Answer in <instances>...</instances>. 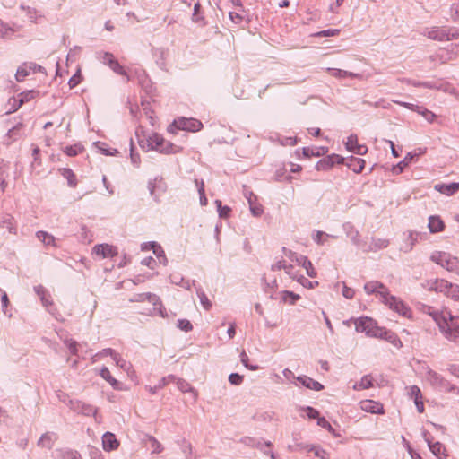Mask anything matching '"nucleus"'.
<instances>
[{"label": "nucleus", "mask_w": 459, "mask_h": 459, "mask_svg": "<svg viewBox=\"0 0 459 459\" xmlns=\"http://www.w3.org/2000/svg\"><path fill=\"white\" fill-rule=\"evenodd\" d=\"M364 290L368 295L376 294L383 304L397 314L408 318L411 316V308L399 298L391 295L388 289L380 281H368L364 285Z\"/></svg>", "instance_id": "f257e3e1"}, {"label": "nucleus", "mask_w": 459, "mask_h": 459, "mask_svg": "<svg viewBox=\"0 0 459 459\" xmlns=\"http://www.w3.org/2000/svg\"><path fill=\"white\" fill-rule=\"evenodd\" d=\"M445 337L459 345V315L453 316L450 311L431 314Z\"/></svg>", "instance_id": "f03ea898"}, {"label": "nucleus", "mask_w": 459, "mask_h": 459, "mask_svg": "<svg viewBox=\"0 0 459 459\" xmlns=\"http://www.w3.org/2000/svg\"><path fill=\"white\" fill-rule=\"evenodd\" d=\"M136 135L143 148L147 147L150 150H155L163 153H177L181 152V148L166 141L162 135L157 133H151L146 135L143 130H140L136 132Z\"/></svg>", "instance_id": "7ed1b4c3"}, {"label": "nucleus", "mask_w": 459, "mask_h": 459, "mask_svg": "<svg viewBox=\"0 0 459 459\" xmlns=\"http://www.w3.org/2000/svg\"><path fill=\"white\" fill-rule=\"evenodd\" d=\"M353 323L358 333H365L368 336L385 339L392 342L396 341L394 333L378 326L377 321L371 317H358L353 320Z\"/></svg>", "instance_id": "20e7f679"}, {"label": "nucleus", "mask_w": 459, "mask_h": 459, "mask_svg": "<svg viewBox=\"0 0 459 459\" xmlns=\"http://www.w3.org/2000/svg\"><path fill=\"white\" fill-rule=\"evenodd\" d=\"M425 287L429 290L443 293L453 300L459 301V285L451 283L444 279L428 281Z\"/></svg>", "instance_id": "39448f33"}, {"label": "nucleus", "mask_w": 459, "mask_h": 459, "mask_svg": "<svg viewBox=\"0 0 459 459\" xmlns=\"http://www.w3.org/2000/svg\"><path fill=\"white\" fill-rule=\"evenodd\" d=\"M202 128V122L195 118L178 117L168 126V132L175 134L178 130L198 132Z\"/></svg>", "instance_id": "423d86ee"}, {"label": "nucleus", "mask_w": 459, "mask_h": 459, "mask_svg": "<svg viewBox=\"0 0 459 459\" xmlns=\"http://www.w3.org/2000/svg\"><path fill=\"white\" fill-rule=\"evenodd\" d=\"M131 302H148L152 305V307L151 308H148L144 314L148 315V316H151V315H153L155 313H160V315H162V308H163V306H162V303L160 299V298L155 295V294H152V293H140V294H135L131 299H130Z\"/></svg>", "instance_id": "0eeeda50"}, {"label": "nucleus", "mask_w": 459, "mask_h": 459, "mask_svg": "<svg viewBox=\"0 0 459 459\" xmlns=\"http://www.w3.org/2000/svg\"><path fill=\"white\" fill-rule=\"evenodd\" d=\"M427 36L430 39L448 41L457 39L459 37V31L455 28L433 27L427 32Z\"/></svg>", "instance_id": "6e6552de"}, {"label": "nucleus", "mask_w": 459, "mask_h": 459, "mask_svg": "<svg viewBox=\"0 0 459 459\" xmlns=\"http://www.w3.org/2000/svg\"><path fill=\"white\" fill-rule=\"evenodd\" d=\"M431 260L448 271H455L459 267L458 258L449 253L436 251L431 255Z\"/></svg>", "instance_id": "1a4fd4ad"}, {"label": "nucleus", "mask_w": 459, "mask_h": 459, "mask_svg": "<svg viewBox=\"0 0 459 459\" xmlns=\"http://www.w3.org/2000/svg\"><path fill=\"white\" fill-rule=\"evenodd\" d=\"M118 254L117 248L115 246L108 244L96 245L92 248V255L96 259L113 258Z\"/></svg>", "instance_id": "9d476101"}, {"label": "nucleus", "mask_w": 459, "mask_h": 459, "mask_svg": "<svg viewBox=\"0 0 459 459\" xmlns=\"http://www.w3.org/2000/svg\"><path fill=\"white\" fill-rule=\"evenodd\" d=\"M359 408L365 412L379 415L385 414L384 405L377 401L370 399L362 400L359 402Z\"/></svg>", "instance_id": "9b49d317"}, {"label": "nucleus", "mask_w": 459, "mask_h": 459, "mask_svg": "<svg viewBox=\"0 0 459 459\" xmlns=\"http://www.w3.org/2000/svg\"><path fill=\"white\" fill-rule=\"evenodd\" d=\"M41 70V66L38 65L36 64L30 63V64H22L19 68L17 69L15 79L18 82H22L25 80V78L30 74V73H36L38 71Z\"/></svg>", "instance_id": "f8f14e48"}, {"label": "nucleus", "mask_w": 459, "mask_h": 459, "mask_svg": "<svg viewBox=\"0 0 459 459\" xmlns=\"http://www.w3.org/2000/svg\"><path fill=\"white\" fill-rule=\"evenodd\" d=\"M346 149L359 155H365L368 152V147L358 143L357 135H350L345 143Z\"/></svg>", "instance_id": "ddd939ff"}, {"label": "nucleus", "mask_w": 459, "mask_h": 459, "mask_svg": "<svg viewBox=\"0 0 459 459\" xmlns=\"http://www.w3.org/2000/svg\"><path fill=\"white\" fill-rule=\"evenodd\" d=\"M408 394L411 399H413L414 403L417 407V411L420 413L424 412V403H423V397L421 394V392L420 388L417 385H411L408 387Z\"/></svg>", "instance_id": "4468645a"}, {"label": "nucleus", "mask_w": 459, "mask_h": 459, "mask_svg": "<svg viewBox=\"0 0 459 459\" xmlns=\"http://www.w3.org/2000/svg\"><path fill=\"white\" fill-rule=\"evenodd\" d=\"M104 62L117 74L126 76L128 79L127 74L124 67L116 60L111 54H105Z\"/></svg>", "instance_id": "2eb2a0df"}, {"label": "nucleus", "mask_w": 459, "mask_h": 459, "mask_svg": "<svg viewBox=\"0 0 459 459\" xmlns=\"http://www.w3.org/2000/svg\"><path fill=\"white\" fill-rule=\"evenodd\" d=\"M428 227L431 233H438L444 230L445 223L439 216L432 215L429 218Z\"/></svg>", "instance_id": "dca6fc26"}, {"label": "nucleus", "mask_w": 459, "mask_h": 459, "mask_svg": "<svg viewBox=\"0 0 459 459\" xmlns=\"http://www.w3.org/2000/svg\"><path fill=\"white\" fill-rule=\"evenodd\" d=\"M102 445H103L104 450L111 451V450H115L118 447L119 442L116 438L114 434H112L110 432H107L106 434H104V436L102 437Z\"/></svg>", "instance_id": "f3484780"}, {"label": "nucleus", "mask_w": 459, "mask_h": 459, "mask_svg": "<svg viewBox=\"0 0 459 459\" xmlns=\"http://www.w3.org/2000/svg\"><path fill=\"white\" fill-rule=\"evenodd\" d=\"M143 250L152 249L153 251V254L157 256L159 259V263L162 264H166L167 258L164 255V252L160 246L157 245L154 242L146 243L143 246Z\"/></svg>", "instance_id": "a211bd4d"}, {"label": "nucleus", "mask_w": 459, "mask_h": 459, "mask_svg": "<svg viewBox=\"0 0 459 459\" xmlns=\"http://www.w3.org/2000/svg\"><path fill=\"white\" fill-rule=\"evenodd\" d=\"M327 152V149L325 147H304L302 149L303 157L309 159L311 157H320Z\"/></svg>", "instance_id": "6ab92c4d"}, {"label": "nucleus", "mask_w": 459, "mask_h": 459, "mask_svg": "<svg viewBox=\"0 0 459 459\" xmlns=\"http://www.w3.org/2000/svg\"><path fill=\"white\" fill-rule=\"evenodd\" d=\"M435 189L441 194L452 195L459 190V183L438 184L435 186Z\"/></svg>", "instance_id": "aec40b11"}, {"label": "nucleus", "mask_w": 459, "mask_h": 459, "mask_svg": "<svg viewBox=\"0 0 459 459\" xmlns=\"http://www.w3.org/2000/svg\"><path fill=\"white\" fill-rule=\"evenodd\" d=\"M298 381L300 382L304 386L311 390L320 391L324 388V385L306 376L299 377Z\"/></svg>", "instance_id": "412c9836"}, {"label": "nucleus", "mask_w": 459, "mask_h": 459, "mask_svg": "<svg viewBox=\"0 0 459 459\" xmlns=\"http://www.w3.org/2000/svg\"><path fill=\"white\" fill-rule=\"evenodd\" d=\"M365 160L360 158L351 157L348 160L347 166L355 173H360L365 168Z\"/></svg>", "instance_id": "4be33fe9"}, {"label": "nucleus", "mask_w": 459, "mask_h": 459, "mask_svg": "<svg viewBox=\"0 0 459 459\" xmlns=\"http://www.w3.org/2000/svg\"><path fill=\"white\" fill-rule=\"evenodd\" d=\"M297 262L299 263V264H301L306 272H307V274L311 277V278H315L316 277V269L314 268L312 263L307 259V256H299V258H297Z\"/></svg>", "instance_id": "5701e85b"}, {"label": "nucleus", "mask_w": 459, "mask_h": 459, "mask_svg": "<svg viewBox=\"0 0 459 459\" xmlns=\"http://www.w3.org/2000/svg\"><path fill=\"white\" fill-rule=\"evenodd\" d=\"M100 375L103 379L108 382L113 388L117 390L122 389V387L120 386V383L111 376V373L108 368L103 367L100 369Z\"/></svg>", "instance_id": "b1692460"}, {"label": "nucleus", "mask_w": 459, "mask_h": 459, "mask_svg": "<svg viewBox=\"0 0 459 459\" xmlns=\"http://www.w3.org/2000/svg\"><path fill=\"white\" fill-rule=\"evenodd\" d=\"M327 73L336 78H345V77H351V78H360L361 76L359 74H353L351 72H347L341 69H335V68H327Z\"/></svg>", "instance_id": "393cba45"}, {"label": "nucleus", "mask_w": 459, "mask_h": 459, "mask_svg": "<svg viewBox=\"0 0 459 459\" xmlns=\"http://www.w3.org/2000/svg\"><path fill=\"white\" fill-rule=\"evenodd\" d=\"M39 96V91H23L22 92L21 94H19L18 96V106L14 108V110H16L18 108H20L23 103L25 102H28L35 98H37Z\"/></svg>", "instance_id": "a878e982"}, {"label": "nucleus", "mask_w": 459, "mask_h": 459, "mask_svg": "<svg viewBox=\"0 0 459 459\" xmlns=\"http://www.w3.org/2000/svg\"><path fill=\"white\" fill-rule=\"evenodd\" d=\"M373 386V377L370 375L364 376L359 382L353 385L356 391L368 389Z\"/></svg>", "instance_id": "bb28decb"}, {"label": "nucleus", "mask_w": 459, "mask_h": 459, "mask_svg": "<svg viewBox=\"0 0 459 459\" xmlns=\"http://www.w3.org/2000/svg\"><path fill=\"white\" fill-rule=\"evenodd\" d=\"M37 237L46 246H56L55 238L46 231H38Z\"/></svg>", "instance_id": "cd10ccee"}, {"label": "nucleus", "mask_w": 459, "mask_h": 459, "mask_svg": "<svg viewBox=\"0 0 459 459\" xmlns=\"http://www.w3.org/2000/svg\"><path fill=\"white\" fill-rule=\"evenodd\" d=\"M61 175L66 178L68 185L71 187H75L77 185L76 176L70 169H62Z\"/></svg>", "instance_id": "c85d7f7f"}, {"label": "nucleus", "mask_w": 459, "mask_h": 459, "mask_svg": "<svg viewBox=\"0 0 459 459\" xmlns=\"http://www.w3.org/2000/svg\"><path fill=\"white\" fill-rule=\"evenodd\" d=\"M429 449L431 450V452L436 456H437L439 459H441L442 456L446 455V454H445L446 449H445L444 446L441 443L436 442L434 444H429Z\"/></svg>", "instance_id": "c756f323"}, {"label": "nucleus", "mask_w": 459, "mask_h": 459, "mask_svg": "<svg viewBox=\"0 0 459 459\" xmlns=\"http://www.w3.org/2000/svg\"><path fill=\"white\" fill-rule=\"evenodd\" d=\"M333 166V161L331 160V159H329V157H325L322 160H320L316 165V169L317 170H323V171H325V170H328L330 169Z\"/></svg>", "instance_id": "7c9ffc66"}, {"label": "nucleus", "mask_w": 459, "mask_h": 459, "mask_svg": "<svg viewBox=\"0 0 459 459\" xmlns=\"http://www.w3.org/2000/svg\"><path fill=\"white\" fill-rule=\"evenodd\" d=\"M113 360L115 361V363H116V365L117 367L123 368L128 374H130L131 368H132L130 363H128L126 360L122 359L118 354L117 355H114V359Z\"/></svg>", "instance_id": "2f4dec72"}, {"label": "nucleus", "mask_w": 459, "mask_h": 459, "mask_svg": "<svg viewBox=\"0 0 459 459\" xmlns=\"http://www.w3.org/2000/svg\"><path fill=\"white\" fill-rule=\"evenodd\" d=\"M281 298L284 302H289L290 304L293 305L297 300L299 299V295L291 291L285 290L281 292Z\"/></svg>", "instance_id": "473e14b6"}, {"label": "nucleus", "mask_w": 459, "mask_h": 459, "mask_svg": "<svg viewBox=\"0 0 459 459\" xmlns=\"http://www.w3.org/2000/svg\"><path fill=\"white\" fill-rule=\"evenodd\" d=\"M243 12H244L243 8L241 9V11L238 9H236L235 11H230L229 13V16L234 23L239 24L240 22H242V21L244 19Z\"/></svg>", "instance_id": "72a5a7b5"}, {"label": "nucleus", "mask_w": 459, "mask_h": 459, "mask_svg": "<svg viewBox=\"0 0 459 459\" xmlns=\"http://www.w3.org/2000/svg\"><path fill=\"white\" fill-rule=\"evenodd\" d=\"M82 151H83V148L79 144L67 146L64 150L65 153L71 157L76 156L77 154L81 153Z\"/></svg>", "instance_id": "f704fd0d"}, {"label": "nucleus", "mask_w": 459, "mask_h": 459, "mask_svg": "<svg viewBox=\"0 0 459 459\" xmlns=\"http://www.w3.org/2000/svg\"><path fill=\"white\" fill-rule=\"evenodd\" d=\"M215 204L217 205L220 217L228 218L231 212L230 208L229 206H222L221 201L220 200H216Z\"/></svg>", "instance_id": "c9c22d12"}, {"label": "nucleus", "mask_w": 459, "mask_h": 459, "mask_svg": "<svg viewBox=\"0 0 459 459\" xmlns=\"http://www.w3.org/2000/svg\"><path fill=\"white\" fill-rule=\"evenodd\" d=\"M417 111H418V113H420V115H421V116H422V117L427 120V121H429V122H430V123H431V122H433V121L435 120V118H436V115H435L433 112H431V111H429V110H428V109H426V108H419V107H417Z\"/></svg>", "instance_id": "e433bc0d"}, {"label": "nucleus", "mask_w": 459, "mask_h": 459, "mask_svg": "<svg viewBox=\"0 0 459 459\" xmlns=\"http://www.w3.org/2000/svg\"><path fill=\"white\" fill-rule=\"evenodd\" d=\"M249 206H250V211L254 216L258 217V216L262 215L264 209L260 204H255L251 199H249Z\"/></svg>", "instance_id": "4c0bfd02"}, {"label": "nucleus", "mask_w": 459, "mask_h": 459, "mask_svg": "<svg viewBox=\"0 0 459 459\" xmlns=\"http://www.w3.org/2000/svg\"><path fill=\"white\" fill-rule=\"evenodd\" d=\"M177 326L185 332H189L193 329V325L187 319H178L177 323Z\"/></svg>", "instance_id": "58836bf2"}, {"label": "nucleus", "mask_w": 459, "mask_h": 459, "mask_svg": "<svg viewBox=\"0 0 459 459\" xmlns=\"http://www.w3.org/2000/svg\"><path fill=\"white\" fill-rule=\"evenodd\" d=\"M279 143L283 146H294L297 144L298 140L296 137H283L279 139Z\"/></svg>", "instance_id": "ea45409f"}, {"label": "nucleus", "mask_w": 459, "mask_h": 459, "mask_svg": "<svg viewBox=\"0 0 459 459\" xmlns=\"http://www.w3.org/2000/svg\"><path fill=\"white\" fill-rule=\"evenodd\" d=\"M200 302L204 309L209 310L212 307V302L204 293L198 294Z\"/></svg>", "instance_id": "a19ab883"}, {"label": "nucleus", "mask_w": 459, "mask_h": 459, "mask_svg": "<svg viewBox=\"0 0 459 459\" xmlns=\"http://www.w3.org/2000/svg\"><path fill=\"white\" fill-rule=\"evenodd\" d=\"M317 425L322 427V428L326 429L329 432H332V433L334 432L333 428L331 426V424L324 417H318V419H317Z\"/></svg>", "instance_id": "79ce46f5"}, {"label": "nucleus", "mask_w": 459, "mask_h": 459, "mask_svg": "<svg viewBox=\"0 0 459 459\" xmlns=\"http://www.w3.org/2000/svg\"><path fill=\"white\" fill-rule=\"evenodd\" d=\"M4 223L7 224V228H8L10 233L16 234V227L14 225V220L13 217L8 216L5 219Z\"/></svg>", "instance_id": "37998d69"}, {"label": "nucleus", "mask_w": 459, "mask_h": 459, "mask_svg": "<svg viewBox=\"0 0 459 459\" xmlns=\"http://www.w3.org/2000/svg\"><path fill=\"white\" fill-rule=\"evenodd\" d=\"M328 237L325 232L323 231H317L315 236L313 237V239L315 242H316L318 245H321L324 243L325 239Z\"/></svg>", "instance_id": "c03bdc74"}, {"label": "nucleus", "mask_w": 459, "mask_h": 459, "mask_svg": "<svg viewBox=\"0 0 459 459\" xmlns=\"http://www.w3.org/2000/svg\"><path fill=\"white\" fill-rule=\"evenodd\" d=\"M229 380L232 385H240L243 381V377L237 373H233L230 375Z\"/></svg>", "instance_id": "a18cd8bd"}, {"label": "nucleus", "mask_w": 459, "mask_h": 459, "mask_svg": "<svg viewBox=\"0 0 459 459\" xmlns=\"http://www.w3.org/2000/svg\"><path fill=\"white\" fill-rule=\"evenodd\" d=\"M340 32L339 30H322L318 33H316V36H319V37H331V36H336L338 35Z\"/></svg>", "instance_id": "49530a36"}, {"label": "nucleus", "mask_w": 459, "mask_h": 459, "mask_svg": "<svg viewBox=\"0 0 459 459\" xmlns=\"http://www.w3.org/2000/svg\"><path fill=\"white\" fill-rule=\"evenodd\" d=\"M305 411L309 419H318L319 417V412L314 408L307 407Z\"/></svg>", "instance_id": "de8ad7c7"}, {"label": "nucleus", "mask_w": 459, "mask_h": 459, "mask_svg": "<svg viewBox=\"0 0 459 459\" xmlns=\"http://www.w3.org/2000/svg\"><path fill=\"white\" fill-rule=\"evenodd\" d=\"M451 15L454 20H459V2L453 4L451 7Z\"/></svg>", "instance_id": "09e8293b"}, {"label": "nucleus", "mask_w": 459, "mask_h": 459, "mask_svg": "<svg viewBox=\"0 0 459 459\" xmlns=\"http://www.w3.org/2000/svg\"><path fill=\"white\" fill-rule=\"evenodd\" d=\"M311 450H313L314 452V455L321 459H325L327 454L325 450L316 446V447H311Z\"/></svg>", "instance_id": "8fccbe9b"}, {"label": "nucleus", "mask_w": 459, "mask_h": 459, "mask_svg": "<svg viewBox=\"0 0 459 459\" xmlns=\"http://www.w3.org/2000/svg\"><path fill=\"white\" fill-rule=\"evenodd\" d=\"M142 263L151 269H154L157 264L156 260L152 257H146Z\"/></svg>", "instance_id": "3c124183"}, {"label": "nucleus", "mask_w": 459, "mask_h": 459, "mask_svg": "<svg viewBox=\"0 0 459 459\" xmlns=\"http://www.w3.org/2000/svg\"><path fill=\"white\" fill-rule=\"evenodd\" d=\"M355 291L353 289L344 286L342 289V295L347 299H352L354 297Z\"/></svg>", "instance_id": "603ef678"}, {"label": "nucleus", "mask_w": 459, "mask_h": 459, "mask_svg": "<svg viewBox=\"0 0 459 459\" xmlns=\"http://www.w3.org/2000/svg\"><path fill=\"white\" fill-rule=\"evenodd\" d=\"M329 159L333 161V164H342L344 161V158L338 154H332L328 156Z\"/></svg>", "instance_id": "864d4df0"}, {"label": "nucleus", "mask_w": 459, "mask_h": 459, "mask_svg": "<svg viewBox=\"0 0 459 459\" xmlns=\"http://www.w3.org/2000/svg\"><path fill=\"white\" fill-rule=\"evenodd\" d=\"M343 1L344 0H335V3L330 5V10L333 13H337L339 7L342 4Z\"/></svg>", "instance_id": "5fc2aeb1"}, {"label": "nucleus", "mask_w": 459, "mask_h": 459, "mask_svg": "<svg viewBox=\"0 0 459 459\" xmlns=\"http://www.w3.org/2000/svg\"><path fill=\"white\" fill-rule=\"evenodd\" d=\"M195 186L197 187L199 195H203L204 192V181L203 180L199 181L198 179H195Z\"/></svg>", "instance_id": "6e6d98bb"}, {"label": "nucleus", "mask_w": 459, "mask_h": 459, "mask_svg": "<svg viewBox=\"0 0 459 459\" xmlns=\"http://www.w3.org/2000/svg\"><path fill=\"white\" fill-rule=\"evenodd\" d=\"M100 356L104 357V356H110L113 359H114V355H117V353H116L113 350L111 349H105L103 350L100 353Z\"/></svg>", "instance_id": "4d7b16f0"}, {"label": "nucleus", "mask_w": 459, "mask_h": 459, "mask_svg": "<svg viewBox=\"0 0 459 459\" xmlns=\"http://www.w3.org/2000/svg\"><path fill=\"white\" fill-rule=\"evenodd\" d=\"M307 130L308 133L313 136L317 137L320 134V129L318 127H310Z\"/></svg>", "instance_id": "13d9d810"}, {"label": "nucleus", "mask_w": 459, "mask_h": 459, "mask_svg": "<svg viewBox=\"0 0 459 459\" xmlns=\"http://www.w3.org/2000/svg\"><path fill=\"white\" fill-rule=\"evenodd\" d=\"M240 359H241V362L247 368L248 367V364H247L248 356L247 355V353L245 351H242V353L240 354Z\"/></svg>", "instance_id": "bf43d9fd"}, {"label": "nucleus", "mask_w": 459, "mask_h": 459, "mask_svg": "<svg viewBox=\"0 0 459 459\" xmlns=\"http://www.w3.org/2000/svg\"><path fill=\"white\" fill-rule=\"evenodd\" d=\"M80 82V78L77 76H74L70 79L69 84L71 87L76 86Z\"/></svg>", "instance_id": "052dcab7"}, {"label": "nucleus", "mask_w": 459, "mask_h": 459, "mask_svg": "<svg viewBox=\"0 0 459 459\" xmlns=\"http://www.w3.org/2000/svg\"><path fill=\"white\" fill-rule=\"evenodd\" d=\"M232 5L236 8V9H238L241 11V9L243 8L242 6V4H241V0H230Z\"/></svg>", "instance_id": "680f3d73"}, {"label": "nucleus", "mask_w": 459, "mask_h": 459, "mask_svg": "<svg viewBox=\"0 0 459 459\" xmlns=\"http://www.w3.org/2000/svg\"><path fill=\"white\" fill-rule=\"evenodd\" d=\"M68 348L74 354L76 353V342L74 341L68 342Z\"/></svg>", "instance_id": "e2e57ef3"}, {"label": "nucleus", "mask_w": 459, "mask_h": 459, "mask_svg": "<svg viewBox=\"0 0 459 459\" xmlns=\"http://www.w3.org/2000/svg\"><path fill=\"white\" fill-rule=\"evenodd\" d=\"M302 169V167L298 164H291L290 171L293 173L300 172Z\"/></svg>", "instance_id": "0e129e2a"}, {"label": "nucleus", "mask_w": 459, "mask_h": 459, "mask_svg": "<svg viewBox=\"0 0 459 459\" xmlns=\"http://www.w3.org/2000/svg\"><path fill=\"white\" fill-rule=\"evenodd\" d=\"M235 333H236L235 325H234V324H231L228 329V334H229L230 338H233L235 336Z\"/></svg>", "instance_id": "69168bd1"}, {"label": "nucleus", "mask_w": 459, "mask_h": 459, "mask_svg": "<svg viewBox=\"0 0 459 459\" xmlns=\"http://www.w3.org/2000/svg\"><path fill=\"white\" fill-rule=\"evenodd\" d=\"M419 234L415 231H410L409 232V238L411 239L412 242H416L418 240Z\"/></svg>", "instance_id": "338daca9"}, {"label": "nucleus", "mask_w": 459, "mask_h": 459, "mask_svg": "<svg viewBox=\"0 0 459 459\" xmlns=\"http://www.w3.org/2000/svg\"><path fill=\"white\" fill-rule=\"evenodd\" d=\"M2 304L4 307H6L9 304V299L6 293H4L2 297Z\"/></svg>", "instance_id": "774afa93"}]
</instances>
